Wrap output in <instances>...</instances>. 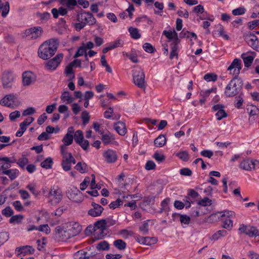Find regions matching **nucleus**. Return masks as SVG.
<instances>
[{
    "instance_id": "1",
    "label": "nucleus",
    "mask_w": 259,
    "mask_h": 259,
    "mask_svg": "<svg viewBox=\"0 0 259 259\" xmlns=\"http://www.w3.org/2000/svg\"><path fill=\"white\" fill-rule=\"evenodd\" d=\"M59 46V41L53 38L45 41L39 47L38 57L43 60L51 58L56 52Z\"/></svg>"
},
{
    "instance_id": "2",
    "label": "nucleus",
    "mask_w": 259,
    "mask_h": 259,
    "mask_svg": "<svg viewBox=\"0 0 259 259\" xmlns=\"http://www.w3.org/2000/svg\"><path fill=\"white\" fill-rule=\"evenodd\" d=\"M243 85V81L240 78L233 77L225 90V95L227 97H233L239 95Z\"/></svg>"
},
{
    "instance_id": "3",
    "label": "nucleus",
    "mask_w": 259,
    "mask_h": 259,
    "mask_svg": "<svg viewBox=\"0 0 259 259\" xmlns=\"http://www.w3.org/2000/svg\"><path fill=\"white\" fill-rule=\"evenodd\" d=\"M133 82L138 88L145 89L146 84L145 73L140 67H137L133 70Z\"/></svg>"
},
{
    "instance_id": "4",
    "label": "nucleus",
    "mask_w": 259,
    "mask_h": 259,
    "mask_svg": "<svg viewBox=\"0 0 259 259\" xmlns=\"http://www.w3.org/2000/svg\"><path fill=\"white\" fill-rule=\"evenodd\" d=\"M63 194L61 189L57 186L51 187L48 194L50 202L52 205L59 203L62 199Z\"/></svg>"
},
{
    "instance_id": "5",
    "label": "nucleus",
    "mask_w": 259,
    "mask_h": 259,
    "mask_svg": "<svg viewBox=\"0 0 259 259\" xmlns=\"http://www.w3.org/2000/svg\"><path fill=\"white\" fill-rule=\"evenodd\" d=\"M222 226L224 229L231 230L233 227V221L231 218L235 216V213L232 211L225 210L221 212Z\"/></svg>"
},
{
    "instance_id": "6",
    "label": "nucleus",
    "mask_w": 259,
    "mask_h": 259,
    "mask_svg": "<svg viewBox=\"0 0 259 259\" xmlns=\"http://www.w3.org/2000/svg\"><path fill=\"white\" fill-rule=\"evenodd\" d=\"M66 195L70 200L75 202L79 203L82 201V193L75 187L69 188L66 191Z\"/></svg>"
},
{
    "instance_id": "7",
    "label": "nucleus",
    "mask_w": 259,
    "mask_h": 259,
    "mask_svg": "<svg viewBox=\"0 0 259 259\" xmlns=\"http://www.w3.org/2000/svg\"><path fill=\"white\" fill-rule=\"evenodd\" d=\"M64 55L62 53L57 54L55 57L45 63V68L48 70H55L62 61Z\"/></svg>"
},
{
    "instance_id": "8",
    "label": "nucleus",
    "mask_w": 259,
    "mask_h": 259,
    "mask_svg": "<svg viewBox=\"0 0 259 259\" xmlns=\"http://www.w3.org/2000/svg\"><path fill=\"white\" fill-rule=\"evenodd\" d=\"M78 21H82L85 25H93L96 23V19L93 14L90 12H83L78 14L77 17Z\"/></svg>"
},
{
    "instance_id": "9",
    "label": "nucleus",
    "mask_w": 259,
    "mask_h": 259,
    "mask_svg": "<svg viewBox=\"0 0 259 259\" xmlns=\"http://www.w3.org/2000/svg\"><path fill=\"white\" fill-rule=\"evenodd\" d=\"M14 81V76L10 71H5L2 74V82L5 89H10L12 87V83Z\"/></svg>"
},
{
    "instance_id": "10",
    "label": "nucleus",
    "mask_w": 259,
    "mask_h": 259,
    "mask_svg": "<svg viewBox=\"0 0 259 259\" xmlns=\"http://www.w3.org/2000/svg\"><path fill=\"white\" fill-rule=\"evenodd\" d=\"M241 69V61L240 59L236 58L234 59L231 65L228 68L230 73L234 76V77L239 78L238 75Z\"/></svg>"
},
{
    "instance_id": "11",
    "label": "nucleus",
    "mask_w": 259,
    "mask_h": 259,
    "mask_svg": "<svg viewBox=\"0 0 259 259\" xmlns=\"http://www.w3.org/2000/svg\"><path fill=\"white\" fill-rule=\"evenodd\" d=\"M55 232V237L60 241H66L72 238L71 236H70L67 229L64 230L61 226L56 227Z\"/></svg>"
},
{
    "instance_id": "12",
    "label": "nucleus",
    "mask_w": 259,
    "mask_h": 259,
    "mask_svg": "<svg viewBox=\"0 0 259 259\" xmlns=\"http://www.w3.org/2000/svg\"><path fill=\"white\" fill-rule=\"evenodd\" d=\"M42 29L41 27H33L26 29L25 35L30 39H35L42 35Z\"/></svg>"
},
{
    "instance_id": "13",
    "label": "nucleus",
    "mask_w": 259,
    "mask_h": 259,
    "mask_svg": "<svg viewBox=\"0 0 259 259\" xmlns=\"http://www.w3.org/2000/svg\"><path fill=\"white\" fill-rule=\"evenodd\" d=\"M67 229L72 237L78 234L81 231V226L77 222H70L67 224Z\"/></svg>"
},
{
    "instance_id": "14",
    "label": "nucleus",
    "mask_w": 259,
    "mask_h": 259,
    "mask_svg": "<svg viewBox=\"0 0 259 259\" xmlns=\"http://www.w3.org/2000/svg\"><path fill=\"white\" fill-rule=\"evenodd\" d=\"M103 155L106 162L108 163L115 162L118 157L116 152L112 149H108L104 151Z\"/></svg>"
},
{
    "instance_id": "15",
    "label": "nucleus",
    "mask_w": 259,
    "mask_h": 259,
    "mask_svg": "<svg viewBox=\"0 0 259 259\" xmlns=\"http://www.w3.org/2000/svg\"><path fill=\"white\" fill-rule=\"evenodd\" d=\"M224 106L222 104H217L214 105L212 108L213 111H217L215 116L218 120H221L223 118L227 117L228 115L226 111L224 110Z\"/></svg>"
},
{
    "instance_id": "16",
    "label": "nucleus",
    "mask_w": 259,
    "mask_h": 259,
    "mask_svg": "<svg viewBox=\"0 0 259 259\" xmlns=\"http://www.w3.org/2000/svg\"><path fill=\"white\" fill-rule=\"evenodd\" d=\"M16 99V96L14 94L7 95L0 100V104L4 106L13 108L12 103L14 102Z\"/></svg>"
},
{
    "instance_id": "17",
    "label": "nucleus",
    "mask_w": 259,
    "mask_h": 259,
    "mask_svg": "<svg viewBox=\"0 0 259 259\" xmlns=\"http://www.w3.org/2000/svg\"><path fill=\"white\" fill-rule=\"evenodd\" d=\"M91 205L93 208L89 210L88 214L93 217L100 216L104 210V208L95 202H92Z\"/></svg>"
},
{
    "instance_id": "18",
    "label": "nucleus",
    "mask_w": 259,
    "mask_h": 259,
    "mask_svg": "<svg viewBox=\"0 0 259 259\" xmlns=\"http://www.w3.org/2000/svg\"><path fill=\"white\" fill-rule=\"evenodd\" d=\"M136 241L143 245H150L156 243L157 239L155 237H142L139 235L136 237Z\"/></svg>"
},
{
    "instance_id": "19",
    "label": "nucleus",
    "mask_w": 259,
    "mask_h": 259,
    "mask_svg": "<svg viewBox=\"0 0 259 259\" xmlns=\"http://www.w3.org/2000/svg\"><path fill=\"white\" fill-rule=\"evenodd\" d=\"M245 41L253 49L257 48L258 40L256 35L252 33H249L246 35L244 37Z\"/></svg>"
},
{
    "instance_id": "20",
    "label": "nucleus",
    "mask_w": 259,
    "mask_h": 259,
    "mask_svg": "<svg viewBox=\"0 0 259 259\" xmlns=\"http://www.w3.org/2000/svg\"><path fill=\"white\" fill-rule=\"evenodd\" d=\"M34 250V249L29 245L22 246L16 248V252H18V256L21 254L25 255L33 254Z\"/></svg>"
},
{
    "instance_id": "21",
    "label": "nucleus",
    "mask_w": 259,
    "mask_h": 259,
    "mask_svg": "<svg viewBox=\"0 0 259 259\" xmlns=\"http://www.w3.org/2000/svg\"><path fill=\"white\" fill-rule=\"evenodd\" d=\"M77 63V67H81V61L79 59H75L72 62L70 63L69 65L66 66L65 70V73L66 74L67 76L72 74V77L70 78V79H72L74 78L75 76L74 75L73 72V67L75 66V63Z\"/></svg>"
},
{
    "instance_id": "22",
    "label": "nucleus",
    "mask_w": 259,
    "mask_h": 259,
    "mask_svg": "<svg viewBox=\"0 0 259 259\" xmlns=\"http://www.w3.org/2000/svg\"><path fill=\"white\" fill-rule=\"evenodd\" d=\"M33 74L31 71H25L22 74V82L24 86L29 85L33 81Z\"/></svg>"
},
{
    "instance_id": "23",
    "label": "nucleus",
    "mask_w": 259,
    "mask_h": 259,
    "mask_svg": "<svg viewBox=\"0 0 259 259\" xmlns=\"http://www.w3.org/2000/svg\"><path fill=\"white\" fill-rule=\"evenodd\" d=\"M163 34L169 40L173 39L172 42H180V40L178 38V33L175 30L173 31L164 30L163 31Z\"/></svg>"
},
{
    "instance_id": "24",
    "label": "nucleus",
    "mask_w": 259,
    "mask_h": 259,
    "mask_svg": "<svg viewBox=\"0 0 259 259\" xmlns=\"http://www.w3.org/2000/svg\"><path fill=\"white\" fill-rule=\"evenodd\" d=\"M254 165L255 161L247 159L241 161L239 167L246 170H250L252 168H254Z\"/></svg>"
},
{
    "instance_id": "25",
    "label": "nucleus",
    "mask_w": 259,
    "mask_h": 259,
    "mask_svg": "<svg viewBox=\"0 0 259 259\" xmlns=\"http://www.w3.org/2000/svg\"><path fill=\"white\" fill-rule=\"evenodd\" d=\"M114 129L121 136H124L126 133L125 124L121 121H118L115 123Z\"/></svg>"
},
{
    "instance_id": "26",
    "label": "nucleus",
    "mask_w": 259,
    "mask_h": 259,
    "mask_svg": "<svg viewBox=\"0 0 259 259\" xmlns=\"http://www.w3.org/2000/svg\"><path fill=\"white\" fill-rule=\"evenodd\" d=\"M19 171L17 169H10L3 171V175L8 176L10 179L13 181L19 176Z\"/></svg>"
},
{
    "instance_id": "27",
    "label": "nucleus",
    "mask_w": 259,
    "mask_h": 259,
    "mask_svg": "<svg viewBox=\"0 0 259 259\" xmlns=\"http://www.w3.org/2000/svg\"><path fill=\"white\" fill-rule=\"evenodd\" d=\"M166 142V139L165 136L161 134L154 141V145L157 147H163Z\"/></svg>"
},
{
    "instance_id": "28",
    "label": "nucleus",
    "mask_w": 259,
    "mask_h": 259,
    "mask_svg": "<svg viewBox=\"0 0 259 259\" xmlns=\"http://www.w3.org/2000/svg\"><path fill=\"white\" fill-rule=\"evenodd\" d=\"M60 98L63 102H66L67 104H70L74 100V98L70 95V93L68 91L63 92Z\"/></svg>"
},
{
    "instance_id": "29",
    "label": "nucleus",
    "mask_w": 259,
    "mask_h": 259,
    "mask_svg": "<svg viewBox=\"0 0 259 259\" xmlns=\"http://www.w3.org/2000/svg\"><path fill=\"white\" fill-rule=\"evenodd\" d=\"M180 42H171L170 44L171 47V51L169 55V59H172L174 57H176L177 59L178 58V45Z\"/></svg>"
},
{
    "instance_id": "30",
    "label": "nucleus",
    "mask_w": 259,
    "mask_h": 259,
    "mask_svg": "<svg viewBox=\"0 0 259 259\" xmlns=\"http://www.w3.org/2000/svg\"><path fill=\"white\" fill-rule=\"evenodd\" d=\"M174 217H180V220L182 223V225H188L189 224L190 222V217L186 215V214H181L179 213H174L172 214Z\"/></svg>"
},
{
    "instance_id": "31",
    "label": "nucleus",
    "mask_w": 259,
    "mask_h": 259,
    "mask_svg": "<svg viewBox=\"0 0 259 259\" xmlns=\"http://www.w3.org/2000/svg\"><path fill=\"white\" fill-rule=\"evenodd\" d=\"M128 30L132 38L138 39L141 37V35L137 28L130 27L128 28Z\"/></svg>"
},
{
    "instance_id": "32",
    "label": "nucleus",
    "mask_w": 259,
    "mask_h": 259,
    "mask_svg": "<svg viewBox=\"0 0 259 259\" xmlns=\"http://www.w3.org/2000/svg\"><path fill=\"white\" fill-rule=\"evenodd\" d=\"M73 141V136L70 133H67L62 139L64 145L69 146L71 145Z\"/></svg>"
},
{
    "instance_id": "33",
    "label": "nucleus",
    "mask_w": 259,
    "mask_h": 259,
    "mask_svg": "<svg viewBox=\"0 0 259 259\" xmlns=\"http://www.w3.org/2000/svg\"><path fill=\"white\" fill-rule=\"evenodd\" d=\"M113 245L119 250H124L126 246V243L121 239H117L114 241Z\"/></svg>"
},
{
    "instance_id": "34",
    "label": "nucleus",
    "mask_w": 259,
    "mask_h": 259,
    "mask_svg": "<svg viewBox=\"0 0 259 259\" xmlns=\"http://www.w3.org/2000/svg\"><path fill=\"white\" fill-rule=\"evenodd\" d=\"M75 168L81 174L87 171V165L84 162H79L75 166Z\"/></svg>"
},
{
    "instance_id": "35",
    "label": "nucleus",
    "mask_w": 259,
    "mask_h": 259,
    "mask_svg": "<svg viewBox=\"0 0 259 259\" xmlns=\"http://www.w3.org/2000/svg\"><path fill=\"white\" fill-rule=\"evenodd\" d=\"M53 161L51 157H48L41 163V166L46 169L52 168Z\"/></svg>"
},
{
    "instance_id": "36",
    "label": "nucleus",
    "mask_w": 259,
    "mask_h": 259,
    "mask_svg": "<svg viewBox=\"0 0 259 259\" xmlns=\"http://www.w3.org/2000/svg\"><path fill=\"white\" fill-rule=\"evenodd\" d=\"M36 16L43 23L47 22L51 18L50 14L47 12L42 13L38 12L36 13Z\"/></svg>"
},
{
    "instance_id": "37",
    "label": "nucleus",
    "mask_w": 259,
    "mask_h": 259,
    "mask_svg": "<svg viewBox=\"0 0 259 259\" xmlns=\"http://www.w3.org/2000/svg\"><path fill=\"white\" fill-rule=\"evenodd\" d=\"M245 230V234L249 237L255 236L256 233H257V230L253 226H247Z\"/></svg>"
},
{
    "instance_id": "38",
    "label": "nucleus",
    "mask_w": 259,
    "mask_h": 259,
    "mask_svg": "<svg viewBox=\"0 0 259 259\" xmlns=\"http://www.w3.org/2000/svg\"><path fill=\"white\" fill-rule=\"evenodd\" d=\"M112 140H114V138L111 134H104L102 136L103 143L106 145L111 144Z\"/></svg>"
},
{
    "instance_id": "39",
    "label": "nucleus",
    "mask_w": 259,
    "mask_h": 259,
    "mask_svg": "<svg viewBox=\"0 0 259 259\" xmlns=\"http://www.w3.org/2000/svg\"><path fill=\"white\" fill-rule=\"evenodd\" d=\"M176 156L184 161H187L190 156L188 153L186 151H182L176 154Z\"/></svg>"
},
{
    "instance_id": "40",
    "label": "nucleus",
    "mask_w": 259,
    "mask_h": 259,
    "mask_svg": "<svg viewBox=\"0 0 259 259\" xmlns=\"http://www.w3.org/2000/svg\"><path fill=\"white\" fill-rule=\"evenodd\" d=\"M74 140L77 144H80V142L84 140V137L82 132L80 130H77L74 135Z\"/></svg>"
},
{
    "instance_id": "41",
    "label": "nucleus",
    "mask_w": 259,
    "mask_h": 259,
    "mask_svg": "<svg viewBox=\"0 0 259 259\" xmlns=\"http://www.w3.org/2000/svg\"><path fill=\"white\" fill-rule=\"evenodd\" d=\"M227 234V231L224 229L218 231L212 236V238L214 240H218L221 237L226 236Z\"/></svg>"
},
{
    "instance_id": "42",
    "label": "nucleus",
    "mask_w": 259,
    "mask_h": 259,
    "mask_svg": "<svg viewBox=\"0 0 259 259\" xmlns=\"http://www.w3.org/2000/svg\"><path fill=\"white\" fill-rule=\"evenodd\" d=\"M96 248L99 250H108L109 248V245L107 241H103L97 244Z\"/></svg>"
},
{
    "instance_id": "43",
    "label": "nucleus",
    "mask_w": 259,
    "mask_h": 259,
    "mask_svg": "<svg viewBox=\"0 0 259 259\" xmlns=\"http://www.w3.org/2000/svg\"><path fill=\"white\" fill-rule=\"evenodd\" d=\"M0 163V174L3 175V172L5 170H8L11 167V164L9 162L2 161Z\"/></svg>"
},
{
    "instance_id": "44",
    "label": "nucleus",
    "mask_w": 259,
    "mask_h": 259,
    "mask_svg": "<svg viewBox=\"0 0 259 259\" xmlns=\"http://www.w3.org/2000/svg\"><path fill=\"white\" fill-rule=\"evenodd\" d=\"M85 53H87V50H85V48L84 47V46H83L82 45L78 48L76 53L74 56V58H76L80 56H82L83 55H85Z\"/></svg>"
},
{
    "instance_id": "45",
    "label": "nucleus",
    "mask_w": 259,
    "mask_h": 259,
    "mask_svg": "<svg viewBox=\"0 0 259 259\" xmlns=\"http://www.w3.org/2000/svg\"><path fill=\"white\" fill-rule=\"evenodd\" d=\"M23 218V215L21 214L12 215L11 218L9 220V222L11 224L15 223H19Z\"/></svg>"
},
{
    "instance_id": "46",
    "label": "nucleus",
    "mask_w": 259,
    "mask_h": 259,
    "mask_svg": "<svg viewBox=\"0 0 259 259\" xmlns=\"http://www.w3.org/2000/svg\"><path fill=\"white\" fill-rule=\"evenodd\" d=\"M197 204L199 205L203 206H210L211 205V200L209 199L208 197H205L203 199L199 200Z\"/></svg>"
},
{
    "instance_id": "47",
    "label": "nucleus",
    "mask_w": 259,
    "mask_h": 259,
    "mask_svg": "<svg viewBox=\"0 0 259 259\" xmlns=\"http://www.w3.org/2000/svg\"><path fill=\"white\" fill-rule=\"evenodd\" d=\"M143 48L145 51L149 53H153L155 51V48L151 44L148 42L145 43Z\"/></svg>"
},
{
    "instance_id": "48",
    "label": "nucleus",
    "mask_w": 259,
    "mask_h": 259,
    "mask_svg": "<svg viewBox=\"0 0 259 259\" xmlns=\"http://www.w3.org/2000/svg\"><path fill=\"white\" fill-rule=\"evenodd\" d=\"M244 66L246 67H249L251 66L254 58L251 56H248L246 57H242Z\"/></svg>"
},
{
    "instance_id": "49",
    "label": "nucleus",
    "mask_w": 259,
    "mask_h": 259,
    "mask_svg": "<svg viewBox=\"0 0 259 259\" xmlns=\"http://www.w3.org/2000/svg\"><path fill=\"white\" fill-rule=\"evenodd\" d=\"M77 4V0H66L64 6L69 10H73Z\"/></svg>"
},
{
    "instance_id": "50",
    "label": "nucleus",
    "mask_w": 259,
    "mask_h": 259,
    "mask_svg": "<svg viewBox=\"0 0 259 259\" xmlns=\"http://www.w3.org/2000/svg\"><path fill=\"white\" fill-rule=\"evenodd\" d=\"M139 230L142 232L143 235H145L148 234L149 231V225L148 222L144 221L143 224L140 226Z\"/></svg>"
},
{
    "instance_id": "51",
    "label": "nucleus",
    "mask_w": 259,
    "mask_h": 259,
    "mask_svg": "<svg viewBox=\"0 0 259 259\" xmlns=\"http://www.w3.org/2000/svg\"><path fill=\"white\" fill-rule=\"evenodd\" d=\"M2 213L5 217L8 218L13 214L14 211L10 206H7L2 210Z\"/></svg>"
},
{
    "instance_id": "52",
    "label": "nucleus",
    "mask_w": 259,
    "mask_h": 259,
    "mask_svg": "<svg viewBox=\"0 0 259 259\" xmlns=\"http://www.w3.org/2000/svg\"><path fill=\"white\" fill-rule=\"evenodd\" d=\"M122 201L120 199L118 198L115 201H114L110 203L109 206L110 208L114 209L119 207V206L122 205Z\"/></svg>"
},
{
    "instance_id": "53",
    "label": "nucleus",
    "mask_w": 259,
    "mask_h": 259,
    "mask_svg": "<svg viewBox=\"0 0 259 259\" xmlns=\"http://www.w3.org/2000/svg\"><path fill=\"white\" fill-rule=\"evenodd\" d=\"M123 55H125L129 58L133 63H138V59L137 55L135 53H127L123 52Z\"/></svg>"
},
{
    "instance_id": "54",
    "label": "nucleus",
    "mask_w": 259,
    "mask_h": 259,
    "mask_svg": "<svg viewBox=\"0 0 259 259\" xmlns=\"http://www.w3.org/2000/svg\"><path fill=\"white\" fill-rule=\"evenodd\" d=\"M217 78L218 76L213 73H207L204 76V79L207 81H215Z\"/></svg>"
},
{
    "instance_id": "55",
    "label": "nucleus",
    "mask_w": 259,
    "mask_h": 259,
    "mask_svg": "<svg viewBox=\"0 0 259 259\" xmlns=\"http://www.w3.org/2000/svg\"><path fill=\"white\" fill-rule=\"evenodd\" d=\"M81 118L82 120V124L86 125L89 123L90 120V116L89 113L87 111H83L81 114Z\"/></svg>"
},
{
    "instance_id": "56",
    "label": "nucleus",
    "mask_w": 259,
    "mask_h": 259,
    "mask_svg": "<svg viewBox=\"0 0 259 259\" xmlns=\"http://www.w3.org/2000/svg\"><path fill=\"white\" fill-rule=\"evenodd\" d=\"M215 31L216 34L223 36L225 39L228 40L229 39L228 35L224 33V29L222 25H220L219 28Z\"/></svg>"
},
{
    "instance_id": "57",
    "label": "nucleus",
    "mask_w": 259,
    "mask_h": 259,
    "mask_svg": "<svg viewBox=\"0 0 259 259\" xmlns=\"http://www.w3.org/2000/svg\"><path fill=\"white\" fill-rule=\"evenodd\" d=\"M28 163V159L26 157H21L18 159L17 163L22 168H24L25 166Z\"/></svg>"
},
{
    "instance_id": "58",
    "label": "nucleus",
    "mask_w": 259,
    "mask_h": 259,
    "mask_svg": "<svg viewBox=\"0 0 259 259\" xmlns=\"http://www.w3.org/2000/svg\"><path fill=\"white\" fill-rule=\"evenodd\" d=\"M20 112L19 111L16 110L10 114L9 118L11 121H14L17 118L20 117Z\"/></svg>"
},
{
    "instance_id": "59",
    "label": "nucleus",
    "mask_w": 259,
    "mask_h": 259,
    "mask_svg": "<svg viewBox=\"0 0 259 259\" xmlns=\"http://www.w3.org/2000/svg\"><path fill=\"white\" fill-rule=\"evenodd\" d=\"M2 9H3L2 16L3 17L5 18L7 16L10 10V5L8 2H6L5 3V5Z\"/></svg>"
},
{
    "instance_id": "60",
    "label": "nucleus",
    "mask_w": 259,
    "mask_h": 259,
    "mask_svg": "<svg viewBox=\"0 0 259 259\" xmlns=\"http://www.w3.org/2000/svg\"><path fill=\"white\" fill-rule=\"evenodd\" d=\"M246 12V10L243 7H239L232 11V14L234 16H238L244 14Z\"/></svg>"
},
{
    "instance_id": "61",
    "label": "nucleus",
    "mask_w": 259,
    "mask_h": 259,
    "mask_svg": "<svg viewBox=\"0 0 259 259\" xmlns=\"http://www.w3.org/2000/svg\"><path fill=\"white\" fill-rule=\"evenodd\" d=\"M105 222V220L104 219L98 221L95 223L94 228L101 229L102 230L106 228Z\"/></svg>"
},
{
    "instance_id": "62",
    "label": "nucleus",
    "mask_w": 259,
    "mask_h": 259,
    "mask_svg": "<svg viewBox=\"0 0 259 259\" xmlns=\"http://www.w3.org/2000/svg\"><path fill=\"white\" fill-rule=\"evenodd\" d=\"M241 95L242 94H239V96L236 97L235 98V106L237 108H240L243 102V100L241 97Z\"/></svg>"
},
{
    "instance_id": "63",
    "label": "nucleus",
    "mask_w": 259,
    "mask_h": 259,
    "mask_svg": "<svg viewBox=\"0 0 259 259\" xmlns=\"http://www.w3.org/2000/svg\"><path fill=\"white\" fill-rule=\"evenodd\" d=\"M145 167L148 170L155 169L156 168V164L153 161L148 160L146 163Z\"/></svg>"
},
{
    "instance_id": "64",
    "label": "nucleus",
    "mask_w": 259,
    "mask_h": 259,
    "mask_svg": "<svg viewBox=\"0 0 259 259\" xmlns=\"http://www.w3.org/2000/svg\"><path fill=\"white\" fill-rule=\"evenodd\" d=\"M9 239V234L6 232L0 233V243L2 245L4 242L7 241Z\"/></svg>"
}]
</instances>
